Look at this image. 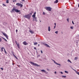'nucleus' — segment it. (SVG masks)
Returning a JSON list of instances; mask_svg holds the SVG:
<instances>
[{"label": "nucleus", "instance_id": "nucleus-15", "mask_svg": "<svg viewBox=\"0 0 79 79\" xmlns=\"http://www.w3.org/2000/svg\"><path fill=\"white\" fill-rule=\"evenodd\" d=\"M58 2V0H56V1H55L54 2L55 3H57Z\"/></svg>", "mask_w": 79, "mask_h": 79}, {"label": "nucleus", "instance_id": "nucleus-45", "mask_svg": "<svg viewBox=\"0 0 79 79\" xmlns=\"http://www.w3.org/2000/svg\"><path fill=\"white\" fill-rule=\"evenodd\" d=\"M55 27H56V26H54V29H55Z\"/></svg>", "mask_w": 79, "mask_h": 79}, {"label": "nucleus", "instance_id": "nucleus-4", "mask_svg": "<svg viewBox=\"0 0 79 79\" xmlns=\"http://www.w3.org/2000/svg\"><path fill=\"white\" fill-rule=\"evenodd\" d=\"M24 18H27V19H30V18H31V15H29L28 14L27 15H25L24 16Z\"/></svg>", "mask_w": 79, "mask_h": 79}, {"label": "nucleus", "instance_id": "nucleus-51", "mask_svg": "<svg viewBox=\"0 0 79 79\" xmlns=\"http://www.w3.org/2000/svg\"><path fill=\"white\" fill-rule=\"evenodd\" d=\"M8 0H7V1H8Z\"/></svg>", "mask_w": 79, "mask_h": 79}, {"label": "nucleus", "instance_id": "nucleus-26", "mask_svg": "<svg viewBox=\"0 0 79 79\" xmlns=\"http://www.w3.org/2000/svg\"><path fill=\"white\" fill-rule=\"evenodd\" d=\"M55 33L56 34H58V31H56L55 32Z\"/></svg>", "mask_w": 79, "mask_h": 79}, {"label": "nucleus", "instance_id": "nucleus-42", "mask_svg": "<svg viewBox=\"0 0 79 79\" xmlns=\"http://www.w3.org/2000/svg\"><path fill=\"white\" fill-rule=\"evenodd\" d=\"M72 24H74V22H73V21H72Z\"/></svg>", "mask_w": 79, "mask_h": 79}, {"label": "nucleus", "instance_id": "nucleus-21", "mask_svg": "<svg viewBox=\"0 0 79 79\" xmlns=\"http://www.w3.org/2000/svg\"><path fill=\"white\" fill-rule=\"evenodd\" d=\"M37 43H34V45H37Z\"/></svg>", "mask_w": 79, "mask_h": 79}, {"label": "nucleus", "instance_id": "nucleus-3", "mask_svg": "<svg viewBox=\"0 0 79 79\" xmlns=\"http://www.w3.org/2000/svg\"><path fill=\"white\" fill-rule=\"evenodd\" d=\"M30 63H31V64H32L34 66H40V65H39V64L36 63H35L34 62H30Z\"/></svg>", "mask_w": 79, "mask_h": 79}, {"label": "nucleus", "instance_id": "nucleus-35", "mask_svg": "<svg viewBox=\"0 0 79 79\" xmlns=\"http://www.w3.org/2000/svg\"><path fill=\"white\" fill-rule=\"evenodd\" d=\"M6 3H9V2H8V1H6Z\"/></svg>", "mask_w": 79, "mask_h": 79}, {"label": "nucleus", "instance_id": "nucleus-41", "mask_svg": "<svg viewBox=\"0 0 79 79\" xmlns=\"http://www.w3.org/2000/svg\"><path fill=\"white\" fill-rule=\"evenodd\" d=\"M1 69H2V71H3V69L2 68H1Z\"/></svg>", "mask_w": 79, "mask_h": 79}, {"label": "nucleus", "instance_id": "nucleus-18", "mask_svg": "<svg viewBox=\"0 0 79 79\" xmlns=\"http://www.w3.org/2000/svg\"><path fill=\"white\" fill-rule=\"evenodd\" d=\"M62 77H63L64 78H66V76H62Z\"/></svg>", "mask_w": 79, "mask_h": 79}, {"label": "nucleus", "instance_id": "nucleus-46", "mask_svg": "<svg viewBox=\"0 0 79 79\" xmlns=\"http://www.w3.org/2000/svg\"><path fill=\"white\" fill-rule=\"evenodd\" d=\"M25 0H22V2H24Z\"/></svg>", "mask_w": 79, "mask_h": 79}, {"label": "nucleus", "instance_id": "nucleus-12", "mask_svg": "<svg viewBox=\"0 0 79 79\" xmlns=\"http://www.w3.org/2000/svg\"><path fill=\"white\" fill-rule=\"evenodd\" d=\"M44 45H45V47H49L50 48V46H49V45L47 44H44Z\"/></svg>", "mask_w": 79, "mask_h": 79}, {"label": "nucleus", "instance_id": "nucleus-25", "mask_svg": "<svg viewBox=\"0 0 79 79\" xmlns=\"http://www.w3.org/2000/svg\"><path fill=\"white\" fill-rule=\"evenodd\" d=\"M2 39H4V40H5V41H6V42H7V40H6L3 37H2Z\"/></svg>", "mask_w": 79, "mask_h": 79}, {"label": "nucleus", "instance_id": "nucleus-14", "mask_svg": "<svg viewBox=\"0 0 79 79\" xmlns=\"http://www.w3.org/2000/svg\"><path fill=\"white\" fill-rule=\"evenodd\" d=\"M16 44L17 45V46L18 48H19V44Z\"/></svg>", "mask_w": 79, "mask_h": 79}, {"label": "nucleus", "instance_id": "nucleus-13", "mask_svg": "<svg viewBox=\"0 0 79 79\" xmlns=\"http://www.w3.org/2000/svg\"><path fill=\"white\" fill-rule=\"evenodd\" d=\"M36 18L37 17L33 18V21H37V20H36L37 19Z\"/></svg>", "mask_w": 79, "mask_h": 79}, {"label": "nucleus", "instance_id": "nucleus-39", "mask_svg": "<svg viewBox=\"0 0 79 79\" xmlns=\"http://www.w3.org/2000/svg\"><path fill=\"white\" fill-rule=\"evenodd\" d=\"M2 5H4V6H6V5H5L4 4H3Z\"/></svg>", "mask_w": 79, "mask_h": 79}, {"label": "nucleus", "instance_id": "nucleus-11", "mask_svg": "<svg viewBox=\"0 0 79 79\" xmlns=\"http://www.w3.org/2000/svg\"><path fill=\"white\" fill-rule=\"evenodd\" d=\"M23 44H24L25 45H27L28 44V43H27L26 41H24L23 42Z\"/></svg>", "mask_w": 79, "mask_h": 79}, {"label": "nucleus", "instance_id": "nucleus-30", "mask_svg": "<svg viewBox=\"0 0 79 79\" xmlns=\"http://www.w3.org/2000/svg\"><path fill=\"white\" fill-rule=\"evenodd\" d=\"M43 15H45V12H43Z\"/></svg>", "mask_w": 79, "mask_h": 79}, {"label": "nucleus", "instance_id": "nucleus-34", "mask_svg": "<svg viewBox=\"0 0 79 79\" xmlns=\"http://www.w3.org/2000/svg\"><path fill=\"white\" fill-rule=\"evenodd\" d=\"M47 70L48 71H50V69H47Z\"/></svg>", "mask_w": 79, "mask_h": 79}, {"label": "nucleus", "instance_id": "nucleus-48", "mask_svg": "<svg viewBox=\"0 0 79 79\" xmlns=\"http://www.w3.org/2000/svg\"><path fill=\"white\" fill-rule=\"evenodd\" d=\"M54 25L56 26V23H54Z\"/></svg>", "mask_w": 79, "mask_h": 79}, {"label": "nucleus", "instance_id": "nucleus-44", "mask_svg": "<svg viewBox=\"0 0 79 79\" xmlns=\"http://www.w3.org/2000/svg\"><path fill=\"white\" fill-rule=\"evenodd\" d=\"M16 32H18V30L16 29Z\"/></svg>", "mask_w": 79, "mask_h": 79}, {"label": "nucleus", "instance_id": "nucleus-33", "mask_svg": "<svg viewBox=\"0 0 79 79\" xmlns=\"http://www.w3.org/2000/svg\"><path fill=\"white\" fill-rule=\"evenodd\" d=\"M2 38H0V42H2Z\"/></svg>", "mask_w": 79, "mask_h": 79}, {"label": "nucleus", "instance_id": "nucleus-36", "mask_svg": "<svg viewBox=\"0 0 79 79\" xmlns=\"http://www.w3.org/2000/svg\"><path fill=\"white\" fill-rule=\"evenodd\" d=\"M60 73H61V74H63V72H60Z\"/></svg>", "mask_w": 79, "mask_h": 79}, {"label": "nucleus", "instance_id": "nucleus-38", "mask_svg": "<svg viewBox=\"0 0 79 79\" xmlns=\"http://www.w3.org/2000/svg\"><path fill=\"white\" fill-rule=\"evenodd\" d=\"M34 49L35 50H36V49H36V48L35 47L34 48Z\"/></svg>", "mask_w": 79, "mask_h": 79}, {"label": "nucleus", "instance_id": "nucleus-49", "mask_svg": "<svg viewBox=\"0 0 79 79\" xmlns=\"http://www.w3.org/2000/svg\"><path fill=\"white\" fill-rule=\"evenodd\" d=\"M12 65H14V64L13 63Z\"/></svg>", "mask_w": 79, "mask_h": 79}, {"label": "nucleus", "instance_id": "nucleus-50", "mask_svg": "<svg viewBox=\"0 0 79 79\" xmlns=\"http://www.w3.org/2000/svg\"><path fill=\"white\" fill-rule=\"evenodd\" d=\"M40 45V44H38V46H39Z\"/></svg>", "mask_w": 79, "mask_h": 79}, {"label": "nucleus", "instance_id": "nucleus-52", "mask_svg": "<svg viewBox=\"0 0 79 79\" xmlns=\"http://www.w3.org/2000/svg\"><path fill=\"white\" fill-rule=\"evenodd\" d=\"M40 22H41V21H40Z\"/></svg>", "mask_w": 79, "mask_h": 79}, {"label": "nucleus", "instance_id": "nucleus-17", "mask_svg": "<svg viewBox=\"0 0 79 79\" xmlns=\"http://www.w3.org/2000/svg\"><path fill=\"white\" fill-rule=\"evenodd\" d=\"M67 61L68 62H70V63H72V62L71 61V60H70L68 59L67 60Z\"/></svg>", "mask_w": 79, "mask_h": 79}, {"label": "nucleus", "instance_id": "nucleus-16", "mask_svg": "<svg viewBox=\"0 0 79 79\" xmlns=\"http://www.w3.org/2000/svg\"><path fill=\"white\" fill-rule=\"evenodd\" d=\"M50 30H51L50 27V26H49L48 27V31H50Z\"/></svg>", "mask_w": 79, "mask_h": 79}, {"label": "nucleus", "instance_id": "nucleus-6", "mask_svg": "<svg viewBox=\"0 0 79 79\" xmlns=\"http://www.w3.org/2000/svg\"><path fill=\"white\" fill-rule=\"evenodd\" d=\"M2 34H3V35H4V36H5V37H6V39H8V35L6 34V33H4L3 32H2Z\"/></svg>", "mask_w": 79, "mask_h": 79}, {"label": "nucleus", "instance_id": "nucleus-9", "mask_svg": "<svg viewBox=\"0 0 79 79\" xmlns=\"http://www.w3.org/2000/svg\"><path fill=\"white\" fill-rule=\"evenodd\" d=\"M29 32L31 33V34H34V31L31 30V29H30L29 30Z\"/></svg>", "mask_w": 79, "mask_h": 79}, {"label": "nucleus", "instance_id": "nucleus-2", "mask_svg": "<svg viewBox=\"0 0 79 79\" xmlns=\"http://www.w3.org/2000/svg\"><path fill=\"white\" fill-rule=\"evenodd\" d=\"M45 9L47 11H51V10H52V8L50 7H45Z\"/></svg>", "mask_w": 79, "mask_h": 79}, {"label": "nucleus", "instance_id": "nucleus-43", "mask_svg": "<svg viewBox=\"0 0 79 79\" xmlns=\"http://www.w3.org/2000/svg\"><path fill=\"white\" fill-rule=\"evenodd\" d=\"M41 53H43V52H42V51L41 50Z\"/></svg>", "mask_w": 79, "mask_h": 79}, {"label": "nucleus", "instance_id": "nucleus-23", "mask_svg": "<svg viewBox=\"0 0 79 79\" xmlns=\"http://www.w3.org/2000/svg\"><path fill=\"white\" fill-rule=\"evenodd\" d=\"M32 16L33 18H34L35 17V15H32Z\"/></svg>", "mask_w": 79, "mask_h": 79}, {"label": "nucleus", "instance_id": "nucleus-47", "mask_svg": "<svg viewBox=\"0 0 79 79\" xmlns=\"http://www.w3.org/2000/svg\"><path fill=\"white\" fill-rule=\"evenodd\" d=\"M54 73L55 74H56V72H55Z\"/></svg>", "mask_w": 79, "mask_h": 79}, {"label": "nucleus", "instance_id": "nucleus-31", "mask_svg": "<svg viewBox=\"0 0 79 79\" xmlns=\"http://www.w3.org/2000/svg\"><path fill=\"white\" fill-rule=\"evenodd\" d=\"M41 44L42 45H44V44H45L44 43H41Z\"/></svg>", "mask_w": 79, "mask_h": 79}, {"label": "nucleus", "instance_id": "nucleus-28", "mask_svg": "<svg viewBox=\"0 0 79 79\" xmlns=\"http://www.w3.org/2000/svg\"><path fill=\"white\" fill-rule=\"evenodd\" d=\"M73 27H70V29H73Z\"/></svg>", "mask_w": 79, "mask_h": 79}, {"label": "nucleus", "instance_id": "nucleus-10", "mask_svg": "<svg viewBox=\"0 0 79 79\" xmlns=\"http://www.w3.org/2000/svg\"><path fill=\"white\" fill-rule=\"evenodd\" d=\"M73 69L74 71H75V72L76 73H77V74H78V75H79V72H77V71H76V70H75L74 69Z\"/></svg>", "mask_w": 79, "mask_h": 79}, {"label": "nucleus", "instance_id": "nucleus-22", "mask_svg": "<svg viewBox=\"0 0 79 79\" xmlns=\"http://www.w3.org/2000/svg\"><path fill=\"white\" fill-rule=\"evenodd\" d=\"M64 72L65 73H66V74H68V72L66 71H64Z\"/></svg>", "mask_w": 79, "mask_h": 79}, {"label": "nucleus", "instance_id": "nucleus-1", "mask_svg": "<svg viewBox=\"0 0 79 79\" xmlns=\"http://www.w3.org/2000/svg\"><path fill=\"white\" fill-rule=\"evenodd\" d=\"M14 10L16 13H19V12H20V10H19L18 9H16V8L15 7H13V9H12V11H10L11 13H13V12H14Z\"/></svg>", "mask_w": 79, "mask_h": 79}, {"label": "nucleus", "instance_id": "nucleus-20", "mask_svg": "<svg viewBox=\"0 0 79 79\" xmlns=\"http://www.w3.org/2000/svg\"><path fill=\"white\" fill-rule=\"evenodd\" d=\"M3 49H5V48H1V50H2V52H3Z\"/></svg>", "mask_w": 79, "mask_h": 79}, {"label": "nucleus", "instance_id": "nucleus-8", "mask_svg": "<svg viewBox=\"0 0 79 79\" xmlns=\"http://www.w3.org/2000/svg\"><path fill=\"white\" fill-rule=\"evenodd\" d=\"M52 61L54 62V63L55 64H57V65H60V66L61 65V64H58L55 61V60H54L52 59Z\"/></svg>", "mask_w": 79, "mask_h": 79}, {"label": "nucleus", "instance_id": "nucleus-19", "mask_svg": "<svg viewBox=\"0 0 79 79\" xmlns=\"http://www.w3.org/2000/svg\"><path fill=\"white\" fill-rule=\"evenodd\" d=\"M14 57H15V58L17 59V60H18V58H17V57H16V56H15V55L14 54Z\"/></svg>", "mask_w": 79, "mask_h": 79}, {"label": "nucleus", "instance_id": "nucleus-40", "mask_svg": "<svg viewBox=\"0 0 79 79\" xmlns=\"http://www.w3.org/2000/svg\"><path fill=\"white\" fill-rule=\"evenodd\" d=\"M15 43L16 44H17V41H16V40L15 41Z\"/></svg>", "mask_w": 79, "mask_h": 79}, {"label": "nucleus", "instance_id": "nucleus-5", "mask_svg": "<svg viewBox=\"0 0 79 79\" xmlns=\"http://www.w3.org/2000/svg\"><path fill=\"white\" fill-rule=\"evenodd\" d=\"M16 5H17V6H20V7H22V6H23V4L19 3H17L16 4Z\"/></svg>", "mask_w": 79, "mask_h": 79}, {"label": "nucleus", "instance_id": "nucleus-27", "mask_svg": "<svg viewBox=\"0 0 79 79\" xmlns=\"http://www.w3.org/2000/svg\"><path fill=\"white\" fill-rule=\"evenodd\" d=\"M28 15H29L31 17V15H32V13H30Z\"/></svg>", "mask_w": 79, "mask_h": 79}, {"label": "nucleus", "instance_id": "nucleus-32", "mask_svg": "<svg viewBox=\"0 0 79 79\" xmlns=\"http://www.w3.org/2000/svg\"><path fill=\"white\" fill-rule=\"evenodd\" d=\"M67 20L69 22V19H67Z\"/></svg>", "mask_w": 79, "mask_h": 79}, {"label": "nucleus", "instance_id": "nucleus-37", "mask_svg": "<svg viewBox=\"0 0 79 79\" xmlns=\"http://www.w3.org/2000/svg\"><path fill=\"white\" fill-rule=\"evenodd\" d=\"M35 14H36V12H35L34 13V14L33 15H35Z\"/></svg>", "mask_w": 79, "mask_h": 79}, {"label": "nucleus", "instance_id": "nucleus-7", "mask_svg": "<svg viewBox=\"0 0 79 79\" xmlns=\"http://www.w3.org/2000/svg\"><path fill=\"white\" fill-rule=\"evenodd\" d=\"M41 71L42 72H43V73H44L45 74H48V72L45 71V70H44V69L41 70Z\"/></svg>", "mask_w": 79, "mask_h": 79}, {"label": "nucleus", "instance_id": "nucleus-29", "mask_svg": "<svg viewBox=\"0 0 79 79\" xmlns=\"http://www.w3.org/2000/svg\"><path fill=\"white\" fill-rule=\"evenodd\" d=\"M4 52H5V53H6V54L7 53H6V51L5 50V49H4Z\"/></svg>", "mask_w": 79, "mask_h": 79}, {"label": "nucleus", "instance_id": "nucleus-24", "mask_svg": "<svg viewBox=\"0 0 79 79\" xmlns=\"http://www.w3.org/2000/svg\"><path fill=\"white\" fill-rule=\"evenodd\" d=\"M77 58H78L77 57H76L75 58L74 60H77Z\"/></svg>", "mask_w": 79, "mask_h": 79}]
</instances>
